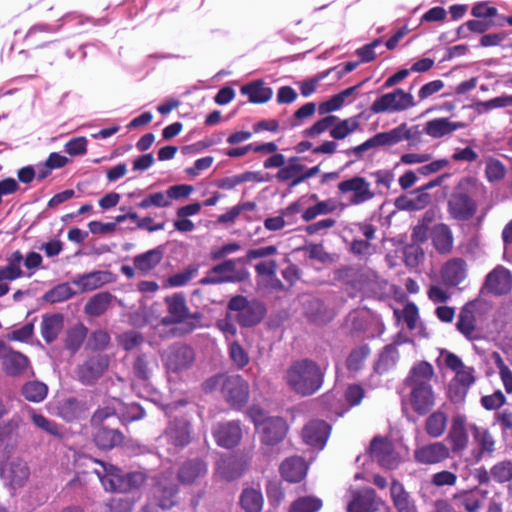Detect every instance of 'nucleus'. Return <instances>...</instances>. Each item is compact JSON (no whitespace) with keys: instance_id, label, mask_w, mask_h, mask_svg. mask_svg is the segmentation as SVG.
Listing matches in <instances>:
<instances>
[{"instance_id":"79ce46f5","label":"nucleus","mask_w":512,"mask_h":512,"mask_svg":"<svg viewBox=\"0 0 512 512\" xmlns=\"http://www.w3.org/2000/svg\"><path fill=\"white\" fill-rule=\"evenodd\" d=\"M63 328V317L60 314L43 316L41 335L47 343L53 342Z\"/></svg>"},{"instance_id":"603ef678","label":"nucleus","mask_w":512,"mask_h":512,"mask_svg":"<svg viewBox=\"0 0 512 512\" xmlns=\"http://www.w3.org/2000/svg\"><path fill=\"white\" fill-rule=\"evenodd\" d=\"M336 209V204L333 200L319 201L314 206L307 208L303 214L302 219L309 222L319 215H326Z\"/></svg>"},{"instance_id":"f8f14e48","label":"nucleus","mask_w":512,"mask_h":512,"mask_svg":"<svg viewBox=\"0 0 512 512\" xmlns=\"http://www.w3.org/2000/svg\"><path fill=\"white\" fill-rule=\"evenodd\" d=\"M0 361L3 371L8 376H20L30 367L28 357L12 349L3 340H0Z\"/></svg>"},{"instance_id":"9b49d317","label":"nucleus","mask_w":512,"mask_h":512,"mask_svg":"<svg viewBox=\"0 0 512 512\" xmlns=\"http://www.w3.org/2000/svg\"><path fill=\"white\" fill-rule=\"evenodd\" d=\"M161 442H167V451L176 453L190 442V426L186 419L175 417L170 420L165 434L160 438Z\"/></svg>"},{"instance_id":"09e8293b","label":"nucleus","mask_w":512,"mask_h":512,"mask_svg":"<svg viewBox=\"0 0 512 512\" xmlns=\"http://www.w3.org/2000/svg\"><path fill=\"white\" fill-rule=\"evenodd\" d=\"M399 359V352L394 345H387L382 350L379 359L375 365L378 373H384L393 368Z\"/></svg>"},{"instance_id":"4c0bfd02","label":"nucleus","mask_w":512,"mask_h":512,"mask_svg":"<svg viewBox=\"0 0 512 512\" xmlns=\"http://www.w3.org/2000/svg\"><path fill=\"white\" fill-rule=\"evenodd\" d=\"M162 256V251L155 248L135 256L133 263L141 275H146L161 262Z\"/></svg>"},{"instance_id":"c756f323","label":"nucleus","mask_w":512,"mask_h":512,"mask_svg":"<svg viewBox=\"0 0 512 512\" xmlns=\"http://www.w3.org/2000/svg\"><path fill=\"white\" fill-rule=\"evenodd\" d=\"M409 401L416 413L426 414L435 405L432 387L410 388Z\"/></svg>"},{"instance_id":"ea45409f","label":"nucleus","mask_w":512,"mask_h":512,"mask_svg":"<svg viewBox=\"0 0 512 512\" xmlns=\"http://www.w3.org/2000/svg\"><path fill=\"white\" fill-rule=\"evenodd\" d=\"M113 295L110 292H100L93 295L85 304L84 311L87 315L92 317L101 316L106 312Z\"/></svg>"},{"instance_id":"6e6552de","label":"nucleus","mask_w":512,"mask_h":512,"mask_svg":"<svg viewBox=\"0 0 512 512\" xmlns=\"http://www.w3.org/2000/svg\"><path fill=\"white\" fill-rule=\"evenodd\" d=\"M242 263L241 259L226 260L218 265H215L207 273L205 277L200 280L202 285L220 284L226 282H239L246 278V271L239 267Z\"/></svg>"},{"instance_id":"680f3d73","label":"nucleus","mask_w":512,"mask_h":512,"mask_svg":"<svg viewBox=\"0 0 512 512\" xmlns=\"http://www.w3.org/2000/svg\"><path fill=\"white\" fill-rule=\"evenodd\" d=\"M475 106L480 112H487L492 109L512 106V95H501L488 101H479Z\"/></svg>"},{"instance_id":"338daca9","label":"nucleus","mask_w":512,"mask_h":512,"mask_svg":"<svg viewBox=\"0 0 512 512\" xmlns=\"http://www.w3.org/2000/svg\"><path fill=\"white\" fill-rule=\"evenodd\" d=\"M297 158H291L289 160V164L285 167H281V169L277 173V178L279 181H287L294 177H296L299 173L303 172L305 166L294 163Z\"/></svg>"},{"instance_id":"58836bf2","label":"nucleus","mask_w":512,"mask_h":512,"mask_svg":"<svg viewBox=\"0 0 512 512\" xmlns=\"http://www.w3.org/2000/svg\"><path fill=\"white\" fill-rule=\"evenodd\" d=\"M123 441V435L117 429H108L101 426L94 435V442L100 449H112Z\"/></svg>"},{"instance_id":"393cba45","label":"nucleus","mask_w":512,"mask_h":512,"mask_svg":"<svg viewBox=\"0 0 512 512\" xmlns=\"http://www.w3.org/2000/svg\"><path fill=\"white\" fill-rule=\"evenodd\" d=\"M433 376V366L429 362L420 361L411 367L404 383L409 388L432 387L430 381Z\"/></svg>"},{"instance_id":"6e6d98bb","label":"nucleus","mask_w":512,"mask_h":512,"mask_svg":"<svg viewBox=\"0 0 512 512\" xmlns=\"http://www.w3.org/2000/svg\"><path fill=\"white\" fill-rule=\"evenodd\" d=\"M56 30L47 24H37L29 29L26 34V41L40 46L38 43L46 40L47 36L53 34Z\"/></svg>"},{"instance_id":"a18cd8bd","label":"nucleus","mask_w":512,"mask_h":512,"mask_svg":"<svg viewBox=\"0 0 512 512\" xmlns=\"http://www.w3.org/2000/svg\"><path fill=\"white\" fill-rule=\"evenodd\" d=\"M117 417L122 421H136L144 417V409L136 403L126 404L115 399Z\"/></svg>"},{"instance_id":"5701e85b","label":"nucleus","mask_w":512,"mask_h":512,"mask_svg":"<svg viewBox=\"0 0 512 512\" xmlns=\"http://www.w3.org/2000/svg\"><path fill=\"white\" fill-rule=\"evenodd\" d=\"M213 436L219 446L229 449L239 443L242 437V430L239 422L230 421L218 424L213 429Z\"/></svg>"},{"instance_id":"bf43d9fd","label":"nucleus","mask_w":512,"mask_h":512,"mask_svg":"<svg viewBox=\"0 0 512 512\" xmlns=\"http://www.w3.org/2000/svg\"><path fill=\"white\" fill-rule=\"evenodd\" d=\"M31 420L37 428L45 431L50 435L58 436L61 433L58 425L55 422L49 420L42 414L36 413L34 410L31 412Z\"/></svg>"},{"instance_id":"7ed1b4c3","label":"nucleus","mask_w":512,"mask_h":512,"mask_svg":"<svg viewBox=\"0 0 512 512\" xmlns=\"http://www.w3.org/2000/svg\"><path fill=\"white\" fill-rule=\"evenodd\" d=\"M93 461L99 466L94 469V472L106 491L128 492L139 488L146 480L143 472L135 471L124 474L114 465L99 460Z\"/></svg>"},{"instance_id":"4be33fe9","label":"nucleus","mask_w":512,"mask_h":512,"mask_svg":"<svg viewBox=\"0 0 512 512\" xmlns=\"http://www.w3.org/2000/svg\"><path fill=\"white\" fill-rule=\"evenodd\" d=\"M330 434V426L322 420H313L302 431L304 442L317 449H323Z\"/></svg>"},{"instance_id":"cd10ccee","label":"nucleus","mask_w":512,"mask_h":512,"mask_svg":"<svg viewBox=\"0 0 512 512\" xmlns=\"http://www.w3.org/2000/svg\"><path fill=\"white\" fill-rule=\"evenodd\" d=\"M433 247L441 254H448L453 249L454 237L447 224L438 223L430 231Z\"/></svg>"},{"instance_id":"de8ad7c7","label":"nucleus","mask_w":512,"mask_h":512,"mask_svg":"<svg viewBox=\"0 0 512 512\" xmlns=\"http://www.w3.org/2000/svg\"><path fill=\"white\" fill-rule=\"evenodd\" d=\"M47 393V385L40 381H29L22 387V395L30 402L39 403L43 401Z\"/></svg>"},{"instance_id":"e2e57ef3","label":"nucleus","mask_w":512,"mask_h":512,"mask_svg":"<svg viewBox=\"0 0 512 512\" xmlns=\"http://www.w3.org/2000/svg\"><path fill=\"white\" fill-rule=\"evenodd\" d=\"M485 174L490 182L500 181L505 177L506 169L501 161L490 158L486 162Z\"/></svg>"},{"instance_id":"1a4fd4ad","label":"nucleus","mask_w":512,"mask_h":512,"mask_svg":"<svg viewBox=\"0 0 512 512\" xmlns=\"http://www.w3.org/2000/svg\"><path fill=\"white\" fill-rule=\"evenodd\" d=\"M194 350L182 343L169 346L162 354V361L168 373L179 374L188 370L194 363Z\"/></svg>"},{"instance_id":"aec40b11","label":"nucleus","mask_w":512,"mask_h":512,"mask_svg":"<svg viewBox=\"0 0 512 512\" xmlns=\"http://www.w3.org/2000/svg\"><path fill=\"white\" fill-rule=\"evenodd\" d=\"M456 328L469 341L482 338L481 330L476 325L475 307L472 302L465 304L460 310Z\"/></svg>"},{"instance_id":"f3484780","label":"nucleus","mask_w":512,"mask_h":512,"mask_svg":"<svg viewBox=\"0 0 512 512\" xmlns=\"http://www.w3.org/2000/svg\"><path fill=\"white\" fill-rule=\"evenodd\" d=\"M109 359L106 355L97 354L90 357L78 367L77 376L84 385L93 384L97 381L108 368Z\"/></svg>"},{"instance_id":"c03bdc74","label":"nucleus","mask_w":512,"mask_h":512,"mask_svg":"<svg viewBox=\"0 0 512 512\" xmlns=\"http://www.w3.org/2000/svg\"><path fill=\"white\" fill-rule=\"evenodd\" d=\"M474 439L479 447L477 458L485 454L491 455L495 450V440L488 430H481L476 426L472 427Z\"/></svg>"},{"instance_id":"4468645a","label":"nucleus","mask_w":512,"mask_h":512,"mask_svg":"<svg viewBox=\"0 0 512 512\" xmlns=\"http://www.w3.org/2000/svg\"><path fill=\"white\" fill-rule=\"evenodd\" d=\"M403 135V126L400 124L389 131L377 133L362 144L352 148L348 154L352 153L360 158L363 152L372 148L379 146L390 147L402 142Z\"/></svg>"},{"instance_id":"473e14b6","label":"nucleus","mask_w":512,"mask_h":512,"mask_svg":"<svg viewBox=\"0 0 512 512\" xmlns=\"http://www.w3.org/2000/svg\"><path fill=\"white\" fill-rule=\"evenodd\" d=\"M463 127V123L451 122L448 118H436L425 123L424 132L432 138H441Z\"/></svg>"},{"instance_id":"2f4dec72","label":"nucleus","mask_w":512,"mask_h":512,"mask_svg":"<svg viewBox=\"0 0 512 512\" xmlns=\"http://www.w3.org/2000/svg\"><path fill=\"white\" fill-rule=\"evenodd\" d=\"M380 504L374 490L368 489L356 494L349 503L347 512H377Z\"/></svg>"},{"instance_id":"a19ab883","label":"nucleus","mask_w":512,"mask_h":512,"mask_svg":"<svg viewBox=\"0 0 512 512\" xmlns=\"http://www.w3.org/2000/svg\"><path fill=\"white\" fill-rule=\"evenodd\" d=\"M157 367V360L150 354H140L133 364V375L138 380L147 381Z\"/></svg>"},{"instance_id":"bb28decb","label":"nucleus","mask_w":512,"mask_h":512,"mask_svg":"<svg viewBox=\"0 0 512 512\" xmlns=\"http://www.w3.org/2000/svg\"><path fill=\"white\" fill-rule=\"evenodd\" d=\"M442 280L446 285L457 286L467 276V263L462 258H452L441 270Z\"/></svg>"},{"instance_id":"49530a36","label":"nucleus","mask_w":512,"mask_h":512,"mask_svg":"<svg viewBox=\"0 0 512 512\" xmlns=\"http://www.w3.org/2000/svg\"><path fill=\"white\" fill-rule=\"evenodd\" d=\"M359 128L357 117H351L344 120H337L330 129V136L337 140H342Z\"/></svg>"},{"instance_id":"a878e982","label":"nucleus","mask_w":512,"mask_h":512,"mask_svg":"<svg viewBox=\"0 0 512 512\" xmlns=\"http://www.w3.org/2000/svg\"><path fill=\"white\" fill-rule=\"evenodd\" d=\"M112 282V274L109 271H92L75 277L72 281L82 292H91Z\"/></svg>"},{"instance_id":"052dcab7","label":"nucleus","mask_w":512,"mask_h":512,"mask_svg":"<svg viewBox=\"0 0 512 512\" xmlns=\"http://www.w3.org/2000/svg\"><path fill=\"white\" fill-rule=\"evenodd\" d=\"M369 354L370 349L366 345L357 347L352 350L347 359L348 369L354 371L359 370Z\"/></svg>"},{"instance_id":"c9c22d12","label":"nucleus","mask_w":512,"mask_h":512,"mask_svg":"<svg viewBox=\"0 0 512 512\" xmlns=\"http://www.w3.org/2000/svg\"><path fill=\"white\" fill-rule=\"evenodd\" d=\"M391 497L397 512H418L414 501L410 495L405 491L403 485L398 481L392 482Z\"/></svg>"},{"instance_id":"8fccbe9b","label":"nucleus","mask_w":512,"mask_h":512,"mask_svg":"<svg viewBox=\"0 0 512 512\" xmlns=\"http://www.w3.org/2000/svg\"><path fill=\"white\" fill-rule=\"evenodd\" d=\"M321 507V499L315 496H303L291 503L288 512H318Z\"/></svg>"},{"instance_id":"39448f33","label":"nucleus","mask_w":512,"mask_h":512,"mask_svg":"<svg viewBox=\"0 0 512 512\" xmlns=\"http://www.w3.org/2000/svg\"><path fill=\"white\" fill-rule=\"evenodd\" d=\"M151 496L158 507L171 509L178 502V487L174 482L173 472H161L151 478Z\"/></svg>"},{"instance_id":"423d86ee","label":"nucleus","mask_w":512,"mask_h":512,"mask_svg":"<svg viewBox=\"0 0 512 512\" xmlns=\"http://www.w3.org/2000/svg\"><path fill=\"white\" fill-rule=\"evenodd\" d=\"M277 248L273 245L258 247V290L263 287L279 291L283 289L282 282L275 277L276 262L273 259H266L268 256L275 255Z\"/></svg>"},{"instance_id":"dca6fc26","label":"nucleus","mask_w":512,"mask_h":512,"mask_svg":"<svg viewBox=\"0 0 512 512\" xmlns=\"http://www.w3.org/2000/svg\"><path fill=\"white\" fill-rule=\"evenodd\" d=\"M448 213L451 218L458 221H467L471 219L476 211V202L466 193H453L447 203Z\"/></svg>"},{"instance_id":"13d9d810","label":"nucleus","mask_w":512,"mask_h":512,"mask_svg":"<svg viewBox=\"0 0 512 512\" xmlns=\"http://www.w3.org/2000/svg\"><path fill=\"white\" fill-rule=\"evenodd\" d=\"M75 295L68 283L57 285L45 295V299L51 303H58L70 299Z\"/></svg>"},{"instance_id":"4d7b16f0","label":"nucleus","mask_w":512,"mask_h":512,"mask_svg":"<svg viewBox=\"0 0 512 512\" xmlns=\"http://www.w3.org/2000/svg\"><path fill=\"white\" fill-rule=\"evenodd\" d=\"M117 340L124 350L131 351L138 348L144 342V337L141 333L130 330L119 334Z\"/></svg>"},{"instance_id":"3c124183","label":"nucleus","mask_w":512,"mask_h":512,"mask_svg":"<svg viewBox=\"0 0 512 512\" xmlns=\"http://www.w3.org/2000/svg\"><path fill=\"white\" fill-rule=\"evenodd\" d=\"M429 202L428 194H421L416 198H408L400 196L396 198L395 205L400 210L416 211L421 210L427 206Z\"/></svg>"},{"instance_id":"5fc2aeb1","label":"nucleus","mask_w":512,"mask_h":512,"mask_svg":"<svg viewBox=\"0 0 512 512\" xmlns=\"http://www.w3.org/2000/svg\"><path fill=\"white\" fill-rule=\"evenodd\" d=\"M171 205L169 197L166 192H155L145 196L138 204L137 207L141 209H149L151 207L166 208Z\"/></svg>"},{"instance_id":"7c9ffc66","label":"nucleus","mask_w":512,"mask_h":512,"mask_svg":"<svg viewBox=\"0 0 512 512\" xmlns=\"http://www.w3.org/2000/svg\"><path fill=\"white\" fill-rule=\"evenodd\" d=\"M307 464L302 457L287 458L280 467L282 477L291 483L300 482L307 473Z\"/></svg>"},{"instance_id":"9d476101","label":"nucleus","mask_w":512,"mask_h":512,"mask_svg":"<svg viewBox=\"0 0 512 512\" xmlns=\"http://www.w3.org/2000/svg\"><path fill=\"white\" fill-rule=\"evenodd\" d=\"M416 105L412 94L397 88L376 99L370 109L373 113H395L402 112Z\"/></svg>"},{"instance_id":"c85d7f7f","label":"nucleus","mask_w":512,"mask_h":512,"mask_svg":"<svg viewBox=\"0 0 512 512\" xmlns=\"http://www.w3.org/2000/svg\"><path fill=\"white\" fill-rule=\"evenodd\" d=\"M245 463L234 456L221 457L216 464V475L227 481L240 477L245 470Z\"/></svg>"},{"instance_id":"a211bd4d","label":"nucleus","mask_w":512,"mask_h":512,"mask_svg":"<svg viewBox=\"0 0 512 512\" xmlns=\"http://www.w3.org/2000/svg\"><path fill=\"white\" fill-rule=\"evenodd\" d=\"M371 457L382 467L395 469L400 463V457L394 451L391 442L383 438H374L370 444Z\"/></svg>"},{"instance_id":"864d4df0","label":"nucleus","mask_w":512,"mask_h":512,"mask_svg":"<svg viewBox=\"0 0 512 512\" xmlns=\"http://www.w3.org/2000/svg\"><path fill=\"white\" fill-rule=\"evenodd\" d=\"M490 475L497 483L512 482V461L504 460L496 463L491 467Z\"/></svg>"},{"instance_id":"b1692460","label":"nucleus","mask_w":512,"mask_h":512,"mask_svg":"<svg viewBox=\"0 0 512 512\" xmlns=\"http://www.w3.org/2000/svg\"><path fill=\"white\" fill-rule=\"evenodd\" d=\"M466 416L458 414L452 419V424L447 435V440L451 443V450L454 453L463 451L468 446V433L466 430Z\"/></svg>"},{"instance_id":"412c9836","label":"nucleus","mask_w":512,"mask_h":512,"mask_svg":"<svg viewBox=\"0 0 512 512\" xmlns=\"http://www.w3.org/2000/svg\"><path fill=\"white\" fill-rule=\"evenodd\" d=\"M29 475L27 463L20 459H13L1 468V476L5 484L12 489L22 487Z\"/></svg>"},{"instance_id":"6ab92c4d","label":"nucleus","mask_w":512,"mask_h":512,"mask_svg":"<svg viewBox=\"0 0 512 512\" xmlns=\"http://www.w3.org/2000/svg\"><path fill=\"white\" fill-rule=\"evenodd\" d=\"M484 288L494 295H505L512 290L511 272L502 265L496 266L485 278Z\"/></svg>"},{"instance_id":"37998d69","label":"nucleus","mask_w":512,"mask_h":512,"mask_svg":"<svg viewBox=\"0 0 512 512\" xmlns=\"http://www.w3.org/2000/svg\"><path fill=\"white\" fill-rule=\"evenodd\" d=\"M448 423V416L441 410H437L430 414L425 421V431L432 438L441 437Z\"/></svg>"},{"instance_id":"20e7f679","label":"nucleus","mask_w":512,"mask_h":512,"mask_svg":"<svg viewBox=\"0 0 512 512\" xmlns=\"http://www.w3.org/2000/svg\"><path fill=\"white\" fill-rule=\"evenodd\" d=\"M206 385L209 388L221 386L224 397L232 406L241 407L247 402L249 386L239 375H218L207 381Z\"/></svg>"},{"instance_id":"f704fd0d","label":"nucleus","mask_w":512,"mask_h":512,"mask_svg":"<svg viewBox=\"0 0 512 512\" xmlns=\"http://www.w3.org/2000/svg\"><path fill=\"white\" fill-rule=\"evenodd\" d=\"M207 473V465L200 459L185 462L179 469L178 478L183 484H190Z\"/></svg>"},{"instance_id":"0e129e2a","label":"nucleus","mask_w":512,"mask_h":512,"mask_svg":"<svg viewBox=\"0 0 512 512\" xmlns=\"http://www.w3.org/2000/svg\"><path fill=\"white\" fill-rule=\"evenodd\" d=\"M255 177L256 174L252 172L225 177L218 180L217 187H219L220 189L230 190L243 182L252 180Z\"/></svg>"},{"instance_id":"f257e3e1","label":"nucleus","mask_w":512,"mask_h":512,"mask_svg":"<svg viewBox=\"0 0 512 512\" xmlns=\"http://www.w3.org/2000/svg\"><path fill=\"white\" fill-rule=\"evenodd\" d=\"M168 315L161 319L160 324L163 326H174L171 332L177 336L189 334L200 327L201 314L198 312H190L185 297L176 293L166 297Z\"/></svg>"},{"instance_id":"f03ea898","label":"nucleus","mask_w":512,"mask_h":512,"mask_svg":"<svg viewBox=\"0 0 512 512\" xmlns=\"http://www.w3.org/2000/svg\"><path fill=\"white\" fill-rule=\"evenodd\" d=\"M286 381L293 391L307 396L320 389L323 383V372L313 361H297L287 370Z\"/></svg>"},{"instance_id":"2eb2a0df","label":"nucleus","mask_w":512,"mask_h":512,"mask_svg":"<svg viewBox=\"0 0 512 512\" xmlns=\"http://www.w3.org/2000/svg\"><path fill=\"white\" fill-rule=\"evenodd\" d=\"M414 460L421 465H435L450 457V448L443 442H431L417 446L413 452Z\"/></svg>"},{"instance_id":"0eeeda50","label":"nucleus","mask_w":512,"mask_h":512,"mask_svg":"<svg viewBox=\"0 0 512 512\" xmlns=\"http://www.w3.org/2000/svg\"><path fill=\"white\" fill-rule=\"evenodd\" d=\"M260 413L258 412V415ZM258 425L261 426L260 440L261 451L263 455H269L275 451V447L283 441L286 436L288 426L281 417H270L258 419Z\"/></svg>"},{"instance_id":"e433bc0d","label":"nucleus","mask_w":512,"mask_h":512,"mask_svg":"<svg viewBox=\"0 0 512 512\" xmlns=\"http://www.w3.org/2000/svg\"><path fill=\"white\" fill-rule=\"evenodd\" d=\"M87 408L84 402L75 398H68L58 406V415L67 422L82 418Z\"/></svg>"},{"instance_id":"ddd939ff","label":"nucleus","mask_w":512,"mask_h":512,"mask_svg":"<svg viewBox=\"0 0 512 512\" xmlns=\"http://www.w3.org/2000/svg\"><path fill=\"white\" fill-rule=\"evenodd\" d=\"M338 190L342 193L351 192V205H360L373 199L376 193L371 189V184L361 176H354L350 179L341 181L338 184Z\"/></svg>"},{"instance_id":"774afa93","label":"nucleus","mask_w":512,"mask_h":512,"mask_svg":"<svg viewBox=\"0 0 512 512\" xmlns=\"http://www.w3.org/2000/svg\"><path fill=\"white\" fill-rule=\"evenodd\" d=\"M495 364L499 371L506 392L512 393V371L504 363L503 359L499 354H496L495 356Z\"/></svg>"},{"instance_id":"72a5a7b5","label":"nucleus","mask_w":512,"mask_h":512,"mask_svg":"<svg viewBox=\"0 0 512 512\" xmlns=\"http://www.w3.org/2000/svg\"><path fill=\"white\" fill-rule=\"evenodd\" d=\"M23 255L19 250L14 251L6 258V265L0 267V282L14 281L25 274L21 269Z\"/></svg>"},{"instance_id":"69168bd1","label":"nucleus","mask_w":512,"mask_h":512,"mask_svg":"<svg viewBox=\"0 0 512 512\" xmlns=\"http://www.w3.org/2000/svg\"><path fill=\"white\" fill-rule=\"evenodd\" d=\"M338 120L336 116L330 115L326 116L316 123H314L309 129H307L304 133L306 136L315 137L325 132L329 128H331L335 122Z\"/></svg>"}]
</instances>
